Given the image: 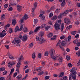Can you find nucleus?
I'll return each instance as SVG.
<instances>
[{
    "label": "nucleus",
    "mask_w": 80,
    "mask_h": 80,
    "mask_svg": "<svg viewBox=\"0 0 80 80\" xmlns=\"http://www.w3.org/2000/svg\"><path fill=\"white\" fill-rule=\"evenodd\" d=\"M21 40L18 38H16L14 40L12 41V43L15 44V43H17V44H18L21 42Z\"/></svg>",
    "instance_id": "f257e3e1"
},
{
    "label": "nucleus",
    "mask_w": 80,
    "mask_h": 80,
    "mask_svg": "<svg viewBox=\"0 0 80 80\" xmlns=\"http://www.w3.org/2000/svg\"><path fill=\"white\" fill-rule=\"evenodd\" d=\"M72 11H73V9H70L69 10H67L65 11L64 12H63L62 13V15L63 16H66L67 15V14H68V13L69 12H72Z\"/></svg>",
    "instance_id": "f03ea898"
},
{
    "label": "nucleus",
    "mask_w": 80,
    "mask_h": 80,
    "mask_svg": "<svg viewBox=\"0 0 80 80\" xmlns=\"http://www.w3.org/2000/svg\"><path fill=\"white\" fill-rule=\"evenodd\" d=\"M54 28L55 30H59L60 28V26L57 23V22H56L54 25Z\"/></svg>",
    "instance_id": "7ed1b4c3"
},
{
    "label": "nucleus",
    "mask_w": 80,
    "mask_h": 80,
    "mask_svg": "<svg viewBox=\"0 0 80 80\" xmlns=\"http://www.w3.org/2000/svg\"><path fill=\"white\" fill-rule=\"evenodd\" d=\"M64 22L66 25H69L71 21L70 20V19L66 18L64 19Z\"/></svg>",
    "instance_id": "20e7f679"
},
{
    "label": "nucleus",
    "mask_w": 80,
    "mask_h": 80,
    "mask_svg": "<svg viewBox=\"0 0 80 80\" xmlns=\"http://www.w3.org/2000/svg\"><path fill=\"white\" fill-rule=\"evenodd\" d=\"M77 68H72L71 70L70 71V72L72 73V74H77Z\"/></svg>",
    "instance_id": "39448f33"
},
{
    "label": "nucleus",
    "mask_w": 80,
    "mask_h": 80,
    "mask_svg": "<svg viewBox=\"0 0 80 80\" xmlns=\"http://www.w3.org/2000/svg\"><path fill=\"white\" fill-rule=\"evenodd\" d=\"M6 31L4 30H3L2 32H1L0 33V37H1V38H3V37H4L6 34H7V33L5 32Z\"/></svg>",
    "instance_id": "423d86ee"
},
{
    "label": "nucleus",
    "mask_w": 80,
    "mask_h": 80,
    "mask_svg": "<svg viewBox=\"0 0 80 80\" xmlns=\"http://www.w3.org/2000/svg\"><path fill=\"white\" fill-rule=\"evenodd\" d=\"M55 51L53 49H52L50 50V54L51 55V57H53L54 55H55Z\"/></svg>",
    "instance_id": "0eeeda50"
},
{
    "label": "nucleus",
    "mask_w": 80,
    "mask_h": 80,
    "mask_svg": "<svg viewBox=\"0 0 80 80\" xmlns=\"http://www.w3.org/2000/svg\"><path fill=\"white\" fill-rule=\"evenodd\" d=\"M22 6H20V5H18L17 7V10L18 11V12H21V11L22 10Z\"/></svg>",
    "instance_id": "6e6552de"
},
{
    "label": "nucleus",
    "mask_w": 80,
    "mask_h": 80,
    "mask_svg": "<svg viewBox=\"0 0 80 80\" xmlns=\"http://www.w3.org/2000/svg\"><path fill=\"white\" fill-rule=\"evenodd\" d=\"M22 41H26V40H27V36L26 34H25L23 36V37L22 38Z\"/></svg>",
    "instance_id": "1a4fd4ad"
},
{
    "label": "nucleus",
    "mask_w": 80,
    "mask_h": 80,
    "mask_svg": "<svg viewBox=\"0 0 80 80\" xmlns=\"http://www.w3.org/2000/svg\"><path fill=\"white\" fill-rule=\"evenodd\" d=\"M23 60V56H21L18 59V61L19 62H22Z\"/></svg>",
    "instance_id": "9d476101"
},
{
    "label": "nucleus",
    "mask_w": 80,
    "mask_h": 80,
    "mask_svg": "<svg viewBox=\"0 0 80 80\" xmlns=\"http://www.w3.org/2000/svg\"><path fill=\"white\" fill-rule=\"evenodd\" d=\"M12 65H14L15 64V62H14L13 61L9 62L8 64V67L9 68H10V67H12Z\"/></svg>",
    "instance_id": "9b49d317"
},
{
    "label": "nucleus",
    "mask_w": 80,
    "mask_h": 80,
    "mask_svg": "<svg viewBox=\"0 0 80 80\" xmlns=\"http://www.w3.org/2000/svg\"><path fill=\"white\" fill-rule=\"evenodd\" d=\"M53 36V33L52 32H48L47 34V36L48 38H50Z\"/></svg>",
    "instance_id": "f8f14e48"
},
{
    "label": "nucleus",
    "mask_w": 80,
    "mask_h": 80,
    "mask_svg": "<svg viewBox=\"0 0 80 80\" xmlns=\"http://www.w3.org/2000/svg\"><path fill=\"white\" fill-rule=\"evenodd\" d=\"M57 46H59L61 49H62V50H63V48L62 46H61V45H60V42L58 43Z\"/></svg>",
    "instance_id": "ddd939ff"
},
{
    "label": "nucleus",
    "mask_w": 80,
    "mask_h": 80,
    "mask_svg": "<svg viewBox=\"0 0 80 80\" xmlns=\"http://www.w3.org/2000/svg\"><path fill=\"white\" fill-rule=\"evenodd\" d=\"M72 78L73 80H76V75L77 74H72Z\"/></svg>",
    "instance_id": "4468645a"
},
{
    "label": "nucleus",
    "mask_w": 80,
    "mask_h": 80,
    "mask_svg": "<svg viewBox=\"0 0 80 80\" xmlns=\"http://www.w3.org/2000/svg\"><path fill=\"white\" fill-rule=\"evenodd\" d=\"M12 25H15V24L17 23V21L15 19H13L12 21Z\"/></svg>",
    "instance_id": "2eb2a0df"
},
{
    "label": "nucleus",
    "mask_w": 80,
    "mask_h": 80,
    "mask_svg": "<svg viewBox=\"0 0 80 80\" xmlns=\"http://www.w3.org/2000/svg\"><path fill=\"white\" fill-rule=\"evenodd\" d=\"M44 35V33L42 31H41L39 34V37H42V36H43Z\"/></svg>",
    "instance_id": "dca6fc26"
},
{
    "label": "nucleus",
    "mask_w": 80,
    "mask_h": 80,
    "mask_svg": "<svg viewBox=\"0 0 80 80\" xmlns=\"http://www.w3.org/2000/svg\"><path fill=\"white\" fill-rule=\"evenodd\" d=\"M39 40L40 42H41V43H42L43 42V37H39Z\"/></svg>",
    "instance_id": "f3484780"
},
{
    "label": "nucleus",
    "mask_w": 80,
    "mask_h": 80,
    "mask_svg": "<svg viewBox=\"0 0 80 80\" xmlns=\"http://www.w3.org/2000/svg\"><path fill=\"white\" fill-rule=\"evenodd\" d=\"M20 31V29H19V28L18 26H17L15 28V32H18Z\"/></svg>",
    "instance_id": "a211bd4d"
},
{
    "label": "nucleus",
    "mask_w": 80,
    "mask_h": 80,
    "mask_svg": "<svg viewBox=\"0 0 80 80\" xmlns=\"http://www.w3.org/2000/svg\"><path fill=\"white\" fill-rule=\"evenodd\" d=\"M65 37V36L63 34H61L60 36V40H63Z\"/></svg>",
    "instance_id": "6ab92c4d"
},
{
    "label": "nucleus",
    "mask_w": 80,
    "mask_h": 80,
    "mask_svg": "<svg viewBox=\"0 0 80 80\" xmlns=\"http://www.w3.org/2000/svg\"><path fill=\"white\" fill-rule=\"evenodd\" d=\"M72 27V25H70L66 27V30H69Z\"/></svg>",
    "instance_id": "aec40b11"
},
{
    "label": "nucleus",
    "mask_w": 80,
    "mask_h": 80,
    "mask_svg": "<svg viewBox=\"0 0 80 80\" xmlns=\"http://www.w3.org/2000/svg\"><path fill=\"white\" fill-rule=\"evenodd\" d=\"M40 27L36 28L35 30L34 31V33H37L39 29H40Z\"/></svg>",
    "instance_id": "412c9836"
},
{
    "label": "nucleus",
    "mask_w": 80,
    "mask_h": 80,
    "mask_svg": "<svg viewBox=\"0 0 80 80\" xmlns=\"http://www.w3.org/2000/svg\"><path fill=\"white\" fill-rule=\"evenodd\" d=\"M5 18V14H3L1 17V19L2 20H3Z\"/></svg>",
    "instance_id": "4be33fe9"
},
{
    "label": "nucleus",
    "mask_w": 80,
    "mask_h": 80,
    "mask_svg": "<svg viewBox=\"0 0 80 80\" xmlns=\"http://www.w3.org/2000/svg\"><path fill=\"white\" fill-rule=\"evenodd\" d=\"M66 43H67V41H64L62 42L61 43V45L62 46H64L66 45Z\"/></svg>",
    "instance_id": "5701e85b"
},
{
    "label": "nucleus",
    "mask_w": 80,
    "mask_h": 80,
    "mask_svg": "<svg viewBox=\"0 0 80 80\" xmlns=\"http://www.w3.org/2000/svg\"><path fill=\"white\" fill-rule=\"evenodd\" d=\"M57 18H58V17L57 16H54L52 18V20H57Z\"/></svg>",
    "instance_id": "b1692460"
},
{
    "label": "nucleus",
    "mask_w": 80,
    "mask_h": 80,
    "mask_svg": "<svg viewBox=\"0 0 80 80\" xmlns=\"http://www.w3.org/2000/svg\"><path fill=\"white\" fill-rule=\"evenodd\" d=\"M13 28H9V33H13Z\"/></svg>",
    "instance_id": "393cba45"
},
{
    "label": "nucleus",
    "mask_w": 80,
    "mask_h": 80,
    "mask_svg": "<svg viewBox=\"0 0 80 80\" xmlns=\"http://www.w3.org/2000/svg\"><path fill=\"white\" fill-rule=\"evenodd\" d=\"M21 65V63H20V62L18 63L16 65L17 68H20V67Z\"/></svg>",
    "instance_id": "a878e982"
},
{
    "label": "nucleus",
    "mask_w": 80,
    "mask_h": 80,
    "mask_svg": "<svg viewBox=\"0 0 80 80\" xmlns=\"http://www.w3.org/2000/svg\"><path fill=\"white\" fill-rule=\"evenodd\" d=\"M65 0H63L61 4V7H63L65 6Z\"/></svg>",
    "instance_id": "bb28decb"
},
{
    "label": "nucleus",
    "mask_w": 80,
    "mask_h": 80,
    "mask_svg": "<svg viewBox=\"0 0 80 80\" xmlns=\"http://www.w3.org/2000/svg\"><path fill=\"white\" fill-rule=\"evenodd\" d=\"M24 20H27L28 18V16L27 15V14H25L24 16Z\"/></svg>",
    "instance_id": "cd10ccee"
},
{
    "label": "nucleus",
    "mask_w": 80,
    "mask_h": 80,
    "mask_svg": "<svg viewBox=\"0 0 80 80\" xmlns=\"http://www.w3.org/2000/svg\"><path fill=\"white\" fill-rule=\"evenodd\" d=\"M23 31L24 32H27L28 31V29L26 27H24L23 28Z\"/></svg>",
    "instance_id": "c85d7f7f"
},
{
    "label": "nucleus",
    "mask_w": 80,
    "mask_h": 80,
    "mask_svg": "<svg viewBox=\"0 0 80 80\" xmlns=\"http://www.w3.org/2000/svg\"><path fill=\"white\" fill-rule=\"evenodd\" d=\"M22 77V75L21 74H19L17 77L16 78L20 79V78H21Z\"/></svg>",
    "instance_id": "c756f323"
},
{
    "label": "nucleus",
    "mask_w": 80,
    "mask_h": 80,
    "mask_svg": "<svg viewBox=\"0 0 80 80\" xmlns=\"http://www.w3.org/2000/svg\"><path fill=\"white\" fill-rule=\"evenodd\" d=\"M32 57L33 60H35V58H36V56H35V53H33L32 55Z\"/></svg>",
    "instance_id": "7c9ffc66"
},
{
    "label": "nucleus",
    "mask_w": 80,
    "mask_h": 80,
    "mask_svg": "<svg viewBox=\"0 0 80 80\" xmlns=\"http://www.w3.org/2000/svg\"><path fill=\"white\" fill-rule=\"evenodd\" d=\"M63 17V16L62 15V14H60L58 16V18H62Z\"/></svg>",
    "instance_id": "2f4dec72"
},
{
    "label": "nucleus",
    "mask_w": 80,
    "mask_h": 80,
    "mask_svg": "<svg viewBox=\"0 0 80 80\" xmlns=\"http://www.w3.org/2000/svg\"><path fill=\"white\" fill-rule=\"evenodd\" d=\"M63 75H64V72H61L60 74H59V77H62Z\"/></svg>",
    "instance_id": "473e14b6"
},
{
    "label": "nucleus",
    "mask_w": 80,
    "mask_h": 80,
    "mask_svg": "<svg viewBox=\"0 0 80 80\" xmlns=\"http://www.w3.org/2000/svg\"><path fill=\"white\" fill-rule=\"evenodd\" d=\"M35 10V8H33L32 9V15H35V13H34V11Z\"/></svg>",
    "instance_id": "72a5a7b5"
},
{
    "label": "nucleus",
    "mask_w": 80,
    "mask_h": 80,
    "mask_svg": "<svg viewBox=\"0 0 80 80\" xmlns=\"http://www.w3.org/2000/svg\"><path fill=\"white\" fill-rule=\"evenodd\" d=\"M45 27H46V24H43L41 26V27L42 28H45Z\"/></svg>",
    "instance_id": "f704fd0d"
},
{
    "label": "nucleus",
    "mask_w": 80,
    "mask_h": 80,
    "mask_svg": "<svg viewBox=\"0 0 80 80\" xmlns=\"http://www.w3.org/2000/svg\"><path fill=\"white\" fill-rule=\"evenodd\" d=\"M51 58L54 61H55V60H57V58L55 57H53V56H51Z\"/></svg>",
    "instance_id": "c9c22d12"
},
{
    "label": "nucleus",
    "mask_w": 80,
    "mask_h": 80,
    "mask_svg": "<svg viewBox=\"0 0 80 80\" xmlns=\"http://www.w3.org/2000/svg\"><path fill=\"white\" fill-rule=\"evenodd\" d=\"M48 55V51H46L44 53V56L45 57H47Z\"/></svg>",
    "instance_id": "e433bc0d"
},
{
    "label": "nucleus",
    "mask_w": 80,
    "mask_h": 80,
    "mask_svg": "<svg viewBox=\"0 0 80 80\" xmlns=\"http://www.w3.org/2000/svg\"><path fill=\"white\" fill-rule=\"evenodd\" d=\"M4 70H5V68L3 67H1L0 69V72L4 71Z\"/></svg>",
    "instance_id": "4c0bfd02"
},
{
    "label": "nucleus",
    "mask_w": 80,
    "mask_h": 80,
    "mask_svg": "<svg viewBox=\"0 0 80 80\" xmlns=\"http://www.w3.org/2000/svg\"><path fill=\"white\" fill-rule=\"evenodd\" d=\"M33 42H32L29 44V48H32V47H33Z\"/></svg>",
    "instance_id": "58836bf2"
},
{
    "label": "nucleus",
    "mask_w": 80,
    "mask_h": 80,
    "mask_svg": "<svg viewBox=\"0 0 80 80\" xmlns=\"http://www.w3.org/2000/svg\"><path fill=\"white\" fill-rule=\"evenodd\" d=\"M72 38V37L71 36H68V42L70 41V40H71V38Z\"/></svg>",
    "instance_id": "ea45409f"
},
{
    "label": "nucleus",
    "mask_w": 80,
    "mask_h": 80,
    "mask_svg": "<svg viewBox=\"0 0 80 80\" xmlns=\"http://www.w3.org/2000/svg\"><path fill=\"white\" fill-rule=\"evenodd\" d=\"M61 56H60V55L59 54H57L56 56V57L57 58V59L58 58V59L59 58H60Z\"/></svg>",
    "instance_id": "a19ab883"
},
{
    "label": "nucleus",
    "mask_w": 80,
    "mask_h": 80,
    "mask_svg": "<svg viewBox=\"0 0 80 80\" xmlns=\"http://www.w3.org/2000/svg\"><path fill=\"white\" fill-rule=\"evenodd\" d=\"M53 16V14L52 12H51L49 16V18H51V17H52Z\"/></svg>",
    "instance_id": "79ce46f5"
},
{
    "label": "nucleus",
    "mask_w": 80,
    "mask_h": 80,
    "mask_svg": "<svg viewBox=\"0 0 80 80\" xmlns=\"http://www.w3.org/2000/svg\"><path fill=\"white\" fill-rule=\"evenodd\" d=\"M13 10V8L12 7H9L8 8V10L9 11H12Z\"/></svg>",
    "instance_id": "37998d69"
},
{
    "label": "nucleus",
    "mask_w": 80,
    "mask_h": 80,
    "mask_svg": "<svg viewBox=\"0 0 80 80\" xmlns=\"http://www.w3.org/2000/svg\"><path fill=\"white\" fill-rule=\"evenodd\" d=\"M28 77V75L26 74L24 77L22 79V80H25Z\"/></svg>",
    "instance_id": "c03bdc74"
},
{
    "label": "nucleus",
    "mask_w": 80,
    "mask_h": 80,
    "mask_svg": "<svg viewBox=\"0 0 80 80\" xmlns=\"http://www.w3.org/2000/svg\"><path fill=\"white\" fill-rule=\"evenodd\" d=\"M41 69H42V68H38L36 70L38 72H40L41 71Z\"/></svg>",
    "instance_id": "a18cd8bd"
},
{
    "label": "nucleus",
    "mask_w": 80,
    "mask_h": 80,
    "mask_svg": "<svg viewBox=\"0 0 80 80\" xmlns=\"http://www.w3.org/2000/svg\"><path fill=\"white\" fill-rule=\"evenodd\" d=\"M23 25H22L21 26L20 29H19V30L20 31H22V29H23Z\"/></svg>",
    "instance_id": "49530a36"
},
{
    "label": "nucleus",
    "mask_w": 80,
    "mask_h": 80,
    "mask_svg": "<svg viewBox=\"0 0 80 80\" xmlns=\"http://www.w3.org/2000/svg\"><path fill=\"white\" fill-rule=\"evenodd\" d=\"M78 41L79 40H75L73 41V43H74L77 44V43H78Z\"/></svg>",
    "instance_id": "de8ad7c7"
},
{
    "label": "nucleus",
    "mask_w": 80,
    "mask_h": 80,
    "mask_svg": "<svg viewBox=\"0 0 80 80\" xmlns=\"http://www.w3.org/2000/svg\"><path fill=\"white\" fill-rule=\"evenodd\" d=\"M13 71H14V69L13 68L12 69L9 74V75H11V74H12V73H13Z\"/></svg>",
    "instance_id": "09e8293b"
},
{
    "label": "nucleus",
    "mask_w": 80,
    "mask_h": 80,
    "mask_svg": "<svg viewBox=\"0 0 80 80\" xmlns=\"http://www.w3.org/2000/svg\"><path fill=\"white\" fill-rule=\"evenodd\" d=\"M80 36V35L79 34H76L75 36L76 38H79V37Z\"/></svg>",
    "instance_id": "8fccbe9b"
},
{
    "label": "nucleus",
    "mask_w": 80,
    "mask_h": 80,
    "mask_svg": "<svg viewBox=\"0 0 80 80\" xmlns=\"http://www.w3.org/2000/svg\"><path fill=\"white\" fill-rule=\"evenodd\" d=\"M76 55H77V56H78V57L80 56V51L76 52Z\"/></svg>",
    "instance_id": "3c124183"
},
{
    "label": "nucleus",
    "mask_w": 80,
    "mask_h": 80,
    "mask_svg": "<svg viewBox=\"0 0 80 80\" xmlns=\"http://www.w3.org/2000/svg\"><path fill=\"white\" fill-rule=\"evenodd\" d=\"M60 65V63H56L54 64V65L55 67H57V66H58V65Z\"/></svg>",
    "instance_id": "603ef678"
},
{
    "label": "nucleus",
    "mask_w": 80,
    "mask_h": 80,
    "mask_svg": "<svg viewBox=\"0 0 80 80\" xmlns=\"http://www.w3.org/2000/svg\"><path fill=\"white\" fill-rule=\"evenodd\" d=\"M58 60L60 62H62V57H61L58 59Z\"/></svg>",
    "instance_id": "864d4df0"
},
{
    "label": "nucleus",
    "mask_w": 80,
    "mask_h": 80,
    "mask_svg": "<svg viewBox=\"0 0 80 80\" xmlns=\"http://www.w3.org/2000/svg\"><path fill=\"white\" fill-rule=\"evenodd\" d=\"M38 22V20L37 19H35L34 20V23H37Z\"/></svg>",
    "instance_id": "5fc2aeb1"
},
{
    "label": "nucleus",
    "mask_w": 80,
    "mask_h": 80,
    "mask_svg": "<svg viewBox=\"0 0 80 80\" xmlns=\"http://www.w3.org/2000/svg\"><path fill=\"white\" fill-rule=\"evenodd\" d=\"M50 28V26H48L47 27L45 28V30H48V29H49Z\"/></svg>",
    "instance_id": "6e6d98bb"
},
{
    "label": "nucleus",
    "mask_w": 80,
    "mask_h": 80,
    "mask_svg": "<svg viewBox=\"0 0 80 80\" xmlns=\"http://www.w3.org/2000/svg\"><path fill=\"white\" fill-rule=\"evenodd\" d=\"M38 57L39 58H41L42 57V53H40L38 54Z\"/></svg>",
    "instance_id": "4d7b16f0"
},
{
    "label": "nucleus",
    "mask_w": 80,
    "mask_h": 80,
    "mask_svg": "<svg viewBox=\"0 0 80 80\" xmlns=\"http://www.w3.org/2000/svg\"><path fill=\"white\" fill-rule=\"evenodd\" d=\"M43 74V72L42 71L38 73V75H42Z\"/></svg>",
    "instance_id": "13d9d810"
},
{
    "label": "nucleus",
    "mask_w": 80,
    "mask_h": 80,
    "mask_svg": "<svg viewBox=\"0 0 80 80\" xmlns=\"http://www.w3.org/2000/svg\"><path fill=\"white\" fill-rule=\"evenodd\" d=\"M7 71H6L3 72V74L4 75H7Z\"/></svg>",
    "instance_id": "bf43d9fd"
},
{
    "label": "nucleus",
    "mask_w": 80,
    "mask_h": 80,
    "mask_svg": "<svg viewBox=\"0 0 80 80\" xmlns=\"http://www.w3.org/2000/svg\"><path fill=\"white\" fill-rule=\"evenodd\" d=\"M60 11L59 9H57L56 10L55 12L56 13H59L60 12Z\"/></svg>",
    "instance_id": "052dcab7"
},
{
    "label": "nucleus",
    "mask_w": 80,
    "mask_h": 80,
    "mask_svg": "<svg viewBox=\"0 0 80 80\" xmlns=\"http://www.w3.org/2000/svg\"><path fill=\"white\" fill-rule=\"evenodd\" d=\"M68 65L69 66V67H72L73 65L71 63H68Z\"/></svg>",
    "instance_id": "680f3d73"
},
{
    "label": "nucleus",
    "mask_w": 80,
    "mask_h": 80,
    "mask_svg": "<svg viewBox=\"0 0 80 80\" xmlns=\"http://www.w3.org/2000/svg\"><path fill=\"white\" fill-rule=\"evenodd\" d=\"M66 59L68 60H70V56H67L66 57Z\"/></svg>",
    "instance_id": "e2e57ef3"
},
{
    "label": "nucleus",
    "mask_w": 80,
    "mask_h": 80,
    "mask_svg": "<svg viewBox=\"0 0 80 80\" xmlns=\"http://www.w3.org/2000/svg\"><path fill=\"white\" fill-rule=\"evenodd\" d=\"M77 47H80V41L78 42V43H77Z\"/></svg>",
    "instance_id": "0e129e2a"
},
{
    "label": "nucleus",
    "mask_w": 80,
    "mask_h": 80,
    "mask_svg": "<svg viewBox=\"0 0 80 80\" xmlns=\"http://www.w3.org/2000/svg\"><path fill=\"white\" fill-rule=\"evenodd\" d=\"M24 19L23 18H22L21 20H20V22L21 23H23V20Z\"/></svg>",
    "instance_id": "69168bd1"
},
{
    "label": "nucleus",
    "mask_w": 80,
    "mask_h": 80,
    "mask_svg": "<svg viewBox=\"0 0 80 80\" xmlns=\"http://www.w3.org/2000/svg\"><path fill=\"white\" fill-rule=\"evenodd\" d=\"M8 4H5L4 5V8H8Z\"/></svg>",
    "instance_id": "338daca9"
},
{
    "label": "nucleus",
    "mask_w": 80,
    "mask_h": 80,
    "mask_svg": "<svg viewBox=\"0 0 80 80\" xmlns=\"http://www.w3.org/2000/svg\"><path fill=\"white\" fill-rule=\"evenodd\" d=\"M5 80V78L3 77L0 78V80Z\"/></svg>",
    "instance_id": "774afa93"
}]
</instances>
